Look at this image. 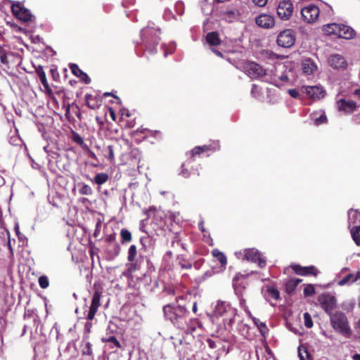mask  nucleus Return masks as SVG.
Listing matches in <instances>:
<instances>
[{
  "mask_svg": "<svg viewBox=\"0 0 360 360\" xmlns=\"http://www.w3.org/2000/svg\"><path fill=\"white\" fill-rule=\"evenodd\" d=\"M292 71L285 64L278 63L271 68L267 69V74L265 75L264 82L271 83L278 87L290 82L292 77Z\"/></svg>",
  "mask_w": 360,
  "mask_h": 360,
  "instance_id": "1",
  "label": "nucleus"
},
{
  "mask_svg": "<svg viewBox=\"0 0 360 360\" xmlns=\"http://www.w3.org/2000/svg\"><path fill=\"white\" fill-rule=\"evenodd\" d=\"M237 312L238 311L236 308L224 301H218L214 311V316L221 317L226 328L229 330L232 328Z\"/></svg>",
  "mask_w": 360,
  "mask_h": 360,
  "instance_id": "2",
  "label": "nucleus"
},
{
  "mask_svg": "<svg viewBox=\"0 0 360 360\" xmlns=\"http://www.w3.org/2000/svg\"><path fill=\"white\" fill-rule=\"evenodd\" d=\"M159 33V30L149 26L141 31V40L146 47V50L150 54L156 53V46L160 41Z\"/></svg>",
  "mask_w": 360,
  "mask_h": 360,
  "instance_id": "3",
  "label": "nucleus"
},
{
  "mask_svg": "<svg viewBox=\"0 0 360 360\" xmlns=\"http://www.w3.org/2000/svg\"><path fill=\"white\" fill-rule=\"evenodd\" d=\"M330 321L333 329L348 338L351 335V329L345 314L342 312H335L330 315Z\"/></svg>",
  "mask_w": 360,
  "mask_h": 360,
  "instance_id": "4",
  "label": "nucleus"
},
{
  "mask_svg": "<svg viewBox=\"0 0 360 360\" xmlns=\"http://www.w3.org/2000/svg\"><path fill=\"white\" fill-rule=\"evenodd\" d=\"M348 223L353 240L360 246V212L350 209L348 211Z\"/></svg>",
  "mask_w": 360,
  "mask_h": 360,
  "instance_id": "5",
  "label": "nucleus"
},
{
  "mask_svg": "<svg viewBox=\"0 0 360 360\" xmlns=\"http://www.w3.org/2000/svg\"><path fill=\"white\" fill-rule=\"evenodd\" d=\"M101 294L98 290H96L93 295L89 311L86 316L88 321L86 323L84 326L85 335H87L91 332L92 323L90 321L94 319L95 314L101 305Z\"/></svg>",
  "mask_w": 360,
  "mask_h": 360,
  "instance_id": "6",
  "label": "nucleus"
},
{
  "mask_svg": "<svg viewBox=\"0 0 360 360\" xmlns=\"http://www.w3.org/2000/svg\"><path fill=\"white\" fill-rule=\"evenodd\" d=\"M300 91L302 94L313 101L322 99L326 95V90L320 84L314 86H302L300 87Z\"/></svg>",
  "mask_w": 360,
  "mask_h": 360,
  "instance_id": "7",
  "label": "nucleus"
},
{
  "mask_svg": "<svg viewBox=\"0 0 360 360\" xmlns=\"http://www.w3.org/2000/svg\"><path fill=\"white\" fill-rule=\"evenodd\" d=\"M163 311L165 317L173 323L177 319L183 317L186 313V309L184 307L176 304L165 306Z\"/></svg>",
  "mask_w": 360,
  "mask_h": 360,
  "instance_id": "8",
  "label": "nucleus"
},
{
  "mask_svg": "<svg viewBox=\"0 0 360 360\" xmlns=\"http://www.w3.org/2000/svg\"><path fill=\"white\" fill-rule=\"evenodd\" d=\"M303 20L307 23H314L320 15V8L314 4H309L301 10Z\"/></svg>",
  "mask_w": 360,
  "mask_h": 360,
  "instance_id": "9",
  "label": "nucleus"
},
{
  "mask_svg": "<svg viewBox=\"0 0 360 360\" xmlns=\"http://www.w3.org/2000/svg\"><path fill=\"white\" fill-rule=\"evenodd\" d=\"M295 39V32L291 29H286L278 34L277 44L279 46L290 48L294 45Z\"/></svg>",
  "mask_w": 360,
  "mask_h": 360,
  "instance_id": "10",
  "label": "nucleus"
},
{
  "mask_svg": "<svg viewBox=\"0 0 360 360\" xmlns=\"http://www.w3.org/2000/svg\"><path fill=\"white\" fill-rule=\"evenodd\" d=\"M11 10L13 15L24 22H32L34 19V16L30 11L19 2L13 4Z\"/></svg>",
  "mask_w": 360,
  "mask_h": 360,
  "instance_id": "11",
  "label": "nucleus"
},
{
  "mask_svg": "<svg viewBox=\"0 0 360 360\" xmlns=\"http://www.w3.org/2000/svg\"><path fill=\"white\" fill-rule=\"evenodd\" d=\"M245 260L255 263L260 268L266 266V261L262 253L255 248L245 249Z\"/></svg>",
  "mask_w": 360,
  "mask_h": 360,
  "instance_id": "12",
  "label": "nucleus"
},
{
  "mask_svg": "<svg viewBox=\"0 0 360 360\" xmlns=\"http://www.w3.org/2000/svg\"><path fill=\"white\" fill-rule=\"evenodd\" d=\"M293 13V5L290 0H278L277 14L283 20H288Z\"/></svg>",
  "mask_w": 360,
  "mask_h": 360,
  "instance_id": "13",
  "label": "nucleus"
},
{
  "mask_svg": "<svg viewBox=\"0 0 360 360\" xmlns=\"http://www.w3.org/2000/svg\"><path fill=\"white\" fill-rule=\"evenodd\" d=\"M246 72L249 77L253 79H260L264 81L267 70L264 69L260 65L256 63H249L246 66Z\"/></svg>",
  "mask_w": 360,
  "mask_h": 360,
  "instance_id": "14",
  "label": "nucleus"
},
{
  "mask_svg": "<svg viewBox=\"0 0 360 360\" xmlns=\"http://www.w3.org/2000/svg\"><path fill=\"white\" fill-rule=\"evenodd\" d=\"M337 108L339 111L350 114L359 108V105L356 101L341 98L337 101Z\"/></svg>",
  "mask_w": 360,
  "mask_h": 360,
  "instance_id": "15",
  "label": "nucleus"
},
{
  "mask_svg": "<svg viewBox=\"0 0 360 360\" xmlns=\"http://www.w3.org/2000/svg\"><path fill=\"white\" fill-rule=\"evenodd\" d=\"M220 148V146L218 141H214L209 145H204L202 146H196L193 150H191L189 153H187V155H189L190 158H193L197 155H200L202 153H207L209 151H216L219 150Z\"/></svg>",
  "mask_w": 360,
  "mask_h": 360,
  "instance_id": "16",
  "label": "nucleus"
},
{
  "mask_svg": "<svg viewBox=\"0 0 360 360\" xmlns=\"http://www.w3.org/2000/svg\"><path fill=\"white\" fill-rule=\"evenodd\" d=\"M319 302L322 308L329 314H333L332 311L336 307V300L335 297L330 295H324L320 297Z\"/></svg>",
  "mask_w": 360,
  "mask_h": 360,
  "instance_id": "17",
  "label": "nucleus"
},
{
  "mask_svg": "<svg viewBox=\"0 0 360 360\" xmlns=\"http://www.w3.org/2000/svg\"><path fill=\"white\" fill-rule=\"evenodd\" d=\"M256 24L264 29H269L274 26L275 19L273 15L262 13L255 18Z\"/></svg>",
  "mask_w": 360,
  "mask_h": 360,
  "instance_id": "18",
  "label": "nucleus"
},
{
  "mask_svg": "<svg viewBox=\"0 0 360 360\" xmlns=\"http://www.w3.org/2000/svg\"><path fill=\"white\" fill-rule=\"evenodd\" d=\"M301 69L303 75H311L317 72L318 66L311 58H304L301 62Z\"/></svg>",
  "mask_w": 360,
  "mask_h": 360,
  "instance_id": "19",
  "label": "nucleus"
},
{
  "mask_svg": "<svg viewBox=\"0 0 360 360\" xmlns=\"http://www.w3.org/2000/svg\"><path fill=\"white\" fill-rule=\"evenodd\" d=\"M292 270L298 275L300 276H316L319 273L317 269L314 266H302L299 264L292 265Z\"/></svg>",
  "mask_w": 360,
  "mask_h": 360,
  "instance_id": "20",
  "label": "nucleus"
},
{
  "mask_svg": "<svg viewBox=\"0 0 360 360\" xmlns=\"http://www.w3.org/2000/svg\"><path fill=\"white\" fill-rule=\"evenodd\" d=\"M328 63L331 67L335 69L343 68L347 64L344 57L339 54L330 56L328 59Z\"/></svg>",
  "mask_w": 360,
  "mask_h": 360,
  "instance_id": "21",
  "label": "nucleus"
},
{
  "mask_svg": "<svg viewBox=\"0 0 360 360\" xmlns=\"http://www.w3.org/2000/svg\"><path fill=\"white\" fill-rule=\"evenodd\" d=\"M310 117L316 125L324 124L327 121V117L325 114V112L321 110L311 112L310 115Z\"/></svg>",
  "mask_w": 360,
  "mask_h": 360,
  "instance_id": "22",
  "label": "nucleus"
},
{
  "mask_svg": "<svg viewBox=\"0 0 360 360\" xmlns=\"http://www.w3.org/2000/svg\"><path fill=\"white\" fill-rule=\"evenodd\" d=\"M340 30L339 31L338 37L346 39H352L355 36V32L354 30L347 26L342 24H340Z\"/></svg>",
  "mask_w": 360,
  "mask_h": 360,
  "instance_id": "23",
  "label": "nucleus"
},
{
  "mask_svg": "<svg viewBox=\"0 0 360 360\" xmlns=\"http://www.w3.org/2000/svg\"><path fill=\"white\" fill-rule=\"evenodd\" d=\"M70 68L72 72L77 77H79L82 81H83L85 84H89L91 82L89 76L84 72L82 70H80L77 65L76 64H70Z\"/></svg>",
  "mask_w": 360,
  "mask_h": 360,
  "instance_id": "24",
  "label": "nucleus"
},
{
  "mask_svg": "<svg viewBox=\"0 0 360 360\" xmlns=\"http://www.w3.org/2000/svg\"><path fill=\"white\" fill-rule=\"evenodd\" d=\"M262 292L264 293V296L267 300L269 297H271L275 300H277L279 298L278 290L272 285L265 286L263 288Z\"/></svg>",
  "mask_w": 360,
  "mask_h": 360,
  "instance_id": "25",
  "label": "nucleus"
},
{
  "mask_svg": "<svg viewBox=\"0 0 360 360\" xmlns=\"http://www.w3.org/2000/svg\"><path fill=\"white\" fill-rule=\"evenodd\" d=\"M212 255L220 263L221 271H224L227 264L226 255L218 249H214L212 251Z\"/></svg>",
  "mask_w": 360,
  "mask_h": 360,
  "instance_id": "26",
  "label": "nucleus"
},
{
  "mask_svg": "<svg viewBox=\"0 0 360 360\" xmlns=\"http://www.w3.org/2000/svg\"><path fill=\"white\" fill-rule=\"evenodd\" d=\"M340 24L338 23H329L323 25V30L327 34L331 35L334 34L338 36L339 31L340 30Z\"/></svg>",
  "mask_w": 360,
  "mask_h": 360,
  "instance_id": "27",
  "label": "nucleus"
},
{
  "mask_svg": "<svg viewBox=\"0 0 360 360\" xmlns=\"http://www.w3.org/2000/svg\"><path fill=\"white\" fill-rule=\"evenodd\" d=\"M206 41L208 44H210L212 46H217L220 44L221 40L219 37V34L216 32H209L206 35Z\"/></svg>",
  "mask_w": 360,
  "mask_h": 360,
  "instance_id": "28",
  "label": "nucleus"
},
{
  "mask_svg": "<svg viewBox=\"0 0 360 360\" xmlns=\"http://www.w3.org/2000/svg\"><path fill=\"white\" fill-rule=\"evenodd\" d=\"M239 16V13L236 10H229L226 11H224L222 13V18L224 20L229 22H233L234 20H237Z\"/></svg>",
  "mask_w": 360,
  "mask_h": 360,
  "instance_id": "29",
  "label": "nucleus"
},
{
  "mask_svg": "<svg viewBox=\"0 0 360 360\" xmlns=\"http://www.w3.org/2000/svg\"><path fill=\"white\" fill-rule=\"evenodd\" d=\"M11 53L3 46L0 45V62L1 64L8 66L9 64V58Z\"/></svg>",
  "mask_w": 360,
  "mask_h": 360,
  "instance_id": "30",
  "label": "nucleus"
},
{
  "mask_svg": "<svg viewBox=\"0 0 360 360\" xmlns=\"http://www.w3.org/2000/svg\"><path fill=\"white\" fill-rule=\"evenodd\" d=\"M37 74L39 77V79L42 84L43 86L46 89L49 90V86L46 79V73L43 70V68L41 66H39L38 68L36 70Z\"/></svg>",
  "mask_w": 360,
  "mask_h": 360,
  "instance_id": "31",
  "label": "nucleus"
},
{
  "mask_svg": "<svg viewBox=\"0 0 360 360\" xmlns=\"http://www.w3.org/2000/svg\"><path fill=\"white\" fill-rule=\"evenodd\" d=\"M354 282H356L354 274H349L346 275L344 278H342L341 280L338 281V285L339 286H343L345 285H350Z\"/></svg>",
  "mask_w": 360,
  "mask_h": 360,
  "instance_id": "32",
  "label": "nucleus"
},
{
  "mask_svg": "<svg viewBox=\"0 0 360 360\" xmlns=\"http://www.w3.org/2000/svg\"><path fill=\"white\" fill-rule=\"evenodd\" d=\"M238 275H236L233 278V285L234 287L235 293H236V295H237V297L239 299L240 306L243 309H245V307H247L246 304H245V299H243V297L242 296V292H240V290L236 287V280L238 279Z\"/></svg>",
  "mask_w": 360,
  "mask_h": 360,
  "instance_id": "33",
  "label": "nucleus"
},
{
  "mask_svg": "<svg viewBox=\"0 0 360 360\" xmlns=\"http://www.w3.org/2000/svg\"><path fill=\"white\" fill-rule=\"evenodd\" d=\"M254 323L257 326L262 335L268 332V328L265 323L260 321L258 319L252 317Z\"/></svg>",
  "mask_w": 360,
  "mask_h": 360,
  "instance_id": "34",
  "label": "nucleus"
},
{
  "mask_svg": "<svg viewBox=\"0 0 360 360\" xmlns=\"http://www.w3.org/2000/svg\"><path fill=\"white\" fill-rule=\"evenodd\" d=\"M108 179V175L105 173L97 174L94 177V182L98 185L105 184Z\"/></svg>",
  "mask_w": 360,
  "mask_h": 360,
  "instance_id": "35",
  "label": "nucleus"
},
{
  "mask_svg": "<svg viewBox=\"0 0 360 360\" xmlns=\"http://www.w3.org/2000/svg\"><path fill=\"white\" fill-rule=\"evenodd\" d=\"M177 260H178V264L182 269H189L192 267V264L190 262L186 260V259L184 257H183L182 256H179L177 257Z\"/></svg>",
  "mask_w": 360,
  "mask_h": 360,
  "instance_id": "36",
  "label": "nucleus"
},
{
  "mask_svg": "<svg viewBox=\"0 0 360 360\" xmlns=\"http://www.w3.org/2000/svg\"><path fill=\"white\" fill-rule=\"evenodd\" d=\"M79 192L82 195H90L93 193L92 188L87 184H82Z\"/></svg>",
  "mask_w": 360,
  "mask_h": 360,
  "instance_id": "37",
  "label": "nucleus"
},
{
  "mask_svg": "<svg viewBox=\"0 0 360 360\" xmlns=\"http://www.w3.org/2000/svg\"><path fill=\"white\" fill-rule=\"evenodd\" d=\"M83 348L82 349V353L83 355H91L92 354V349H91V345L89 342H83Z\"/></svg>",
  "mask_w": 360,
  "mask_h": 360,
  "instance_id": "38",
  "label": "nucleus"
},
{
  "mask_svg": "<svg viewBox=\"0 0 360 360\" xmlns=\"http://www.w3.org/2000/svg\"><path fill=\"white\" fill-rule=\"evenodd\" d=\"M251 94L257 99H260L262 94L261 89L256 84L252 85Z\"/></svg>",
  "mask_w": 360,
  "mask_h": 360,
  "instance_id": "39",
  "label": "nucleus"
},
{
  "mask_svg": "<svg viewBox=\"0 0 360 360\" xmlns=\"http://www.w3.org/2000/svg\"><path fill=\"white\" fill-rule=\"evenodd\" d=\"M136 247L134 245H131L129 248V255H128V260L129 262H133L136 255Z\"/></svg>",
  "mask_w": 360,
  "mask_h": 360,
  "instance_id": "40",
  "label": "nucleus"
},
{
  "mask_svg": "<svg viewBox=\"0 0 360 360\" xmlns=\"http://www.w3.org/2000/svg\"><path fill=\"white\" fill-rule=\"evenodd\" d=\"M122 239L124 242H129L131 240V234L127 229H122L120 232Z\"/></svg>",
  "mask_w": 360,
  "mask_h": 360,
  "instance_id": "41",
  "label": "nucleus"
},
{
  "mask_svg": "<svg viewBox=\"0 0 360 360\" xmlns=\"http://www.w3.org/2000/svg\"><path fill=\"white\" fill-rule=\"evenodd\" d=\"M165 49V56L166 57L169 54H172L174 50L176 49V44L174 42H171L167 46L164 45Z\"/></svg>",
  "mask_w": 360,
  "mask_h": 360,
  "instance_id": "42",
  "label": "nucleus"
},
{
  "mask_svg": "<svg viewBox=\"0 0 360 360\" xmlns=\"http://www.w3.org/2000/svg\"><path fill=\"white\" fill-rule=\"evenodd\" d=\"M315 293V288L313 285L309 284L304 289V295L306 297H309Z\"/></svg>",
  "mask_w": 360,
  "mask_h": 360,
  "instance_id": "43",
  "label": "nucleus"
},
{
  "mask_svg": "<svg viewBox=\"0 0 360 360\" xmlns=\"http://www.w3.org/2000/svg\"><path fill=\"white\" fill-rule=\"evenodd\" d=\"M304 325L307 328H311L313 326V321L311 316L308 312L304 314Z\"/></svg>",
  "mask_w": 360,
  "mask_h": 360,
  "instance_id": "44",
  "label": "nucleus"
},
{
  "mask_svg": "<svg viewBox=\"0 0 360 360\" xmlns=\"http://www.w3.org/2000/svg\"><path fill=\"white\" fill-rule=\"evenodd\" d=\"M49 284V279L46 276H41L39 278V285L41 288H46Z\"/></svg>",
  "mask_w": 360,
  "mask_h": 360,
  "instance_id": "45",
  "label": "nucleus"
},
{
  "mask_svg": "<svg viewBox=\"0 0 360 360\" xmlns=\"http://www.w3.org/2000/svg\"><path fill=\"white\" fill-rule=\"evenodd\" d=\"M108 150V159L109 160L110 163L115 162V155H114V150L113 147L112 146H108L107 148Z\"/></svg>",
  "mask_w": 360,
  "mask_h": 360,
  "instance_id": "46",
  "label": "nucleus"
},
{
  "mask_svg": "<svg viewBox=\"0 0 360 360\" xmlns=\"http://www.w3.org/2000/svg\"><path fill=\"white\" fill-rule=\"evenodd\" d=\"M175 11L179 15H183L184 12V5L182 1H177L176 3Z\"/></svg>",
  "mask_w": 360,
  "mask_h": 360,
  "instance_id": "47",
  "label": "nucleus"
},
{
  "mask_svg": "<svg viewBox=\"0 0 360 360\" xmlns=\"http://www.w3.org/2000/svg\"><path fill=\"white\" fill-rule=\"evenodd\" d=\"M288 92L289 95L294 98H300V95L302 94L300 91V90H297L295 89H288Z\"/></svg>",
  "mask_w": 360,
  "mask_h": 360,
  "instance_id": "48",
  "label": "nucleus"
},
{
  "mask_svg": "<svg viewBox=\"0 0 360 360\" xmlns=\"http://www.w3.org/2000/svg\"><path fill=\"white\" fill-rule=\"evenodd\" d=\"M163 18L166 20H169L172 18H175L174 15H173L172 11L169 8H165L163 14Z\"/></svg>",
  "mask_w": 360,
  "mask_h": 360,
  "instance_id": "49",
  "label": "nucleus"
},
{
  "mask_svg": "<svg viewBox=\"0 0 360 360\" xmlns=\"http://www.w3.org/2000/svg\"><path fill=\"white\" fill-rule=\"evenodd\" d=\"M190 163V162H186V163H184L181 166V174L184 176V177H188L190 174L188 172V169L186 168V167L187 166V165Z\"/></svg>",
  "mask_w": 360,
  "mask_h": 360,
  "instance_id": "50",
  "label": "nucleus"
},
{
  "mask_svg": "<svg viewBox=\"0 0 360 360\" xmlns=\"http://www.w3.org/2000/svg\"><path fill=\"white\" fill-rule=\"evenodd\" d=\"M252 1L255 5L262 7L266 4L268 0H252Z\"/></svg>",
  "mask_w": 360,
  "mask_h": 360,
  "instance_id": "51",
  "label": "nucleus"
},
{
  "mask_svg": "<svg viewBox=\"0 0 360 360\" xmlns=\"http://www.w3.org/2000/svg\"><path fill=\"white\" fill-rule=\"evenodd\" d=\"M73 140L75 143L79 145H82L84 143L82 138L79 134H75Z\"/></svg>",
  "mask_w": 360,
  "mask_h": 360,
  "instance_id": "52",
  "label": "nucleus"
},
{
  "mask_svg": "<svg viewBox=\"0 0 360 360\" xmlns=\"http://www.w3.org/2000/svg\"><path fill=\"white\" fill-rule=\"evenodd\" d=\"M244 255H245V250L243 251H238V252H235L236 257L239 259L245 260V257Z\"/></svg>",
  "mask_w": 360,
  "mask_h": 360,
  "instance_id": "53",
  "label": "nucleus"
},
{
  "mask_svg": "<svg viewBox=\"0 0 360 360\" xmlns=\"http://www.w3.org/2000/svg\"><path fill=\"white\" fill-rule=\"evenodd\" d=\"M204 240L205 243H207L209 245H213V240L210 235L206 236V234H204Z\"/></svg>",
  "mask_w": 360,
  "mask_h": 360,
  "instance_id": "54",
  "label": "nucleus"
},
{
  "mask_svg": "<svg viewBox=\"0 0 360 360\" xmlns=\"http://www.w3.org/2000/svg\"><path fill=\"white\" fill-rule=\"evenodd\" d=\"M198 227H199V229L203 232V233H205L206 231H205V226H204V221L202 220H201L199 224H198Z\"/></svg>",
  "mask_w": 360,
  "mask_h": 360,
  "instance_id": "55",
  "label": "nucleus"
},
{
  "mask_svg": "<svg viewBox=\"0 0 360 360\" xmlns=\"http://www.w3.org/2000/svg\"><path fill=\"white\" fill-rule=\"evenodd\" d=\"M213 275L212 271H207L203 275V279L211 277Z\"/></svg>",
  "mask_w": 360,
  "mask_h": 360,
  "instance_id": "56",
  "label": "nucleus"
},
{
  "mask_svg": "<svg viewBox=\"0 0 360 360\" xmlns=\"http://www.w3.org/2000/svg\"><path fill=\"white\" fill-rule=\"evenodd\" d=\"M245 311L246 312V314H248V316L252 320V317H254L251 312L250 311L248 307H245Z\"/></svg>",
  "mask_w": 360,
  "mask_h": 360,
  "instance_id": "57",
  "label": "nucleus"
},
{
  "mask_svg": "<svg viewBox=\"0 0 360 360\" xmlns=\"http://www.w3.org/2000/svg\"><path fill=\"white\" fill-rule=\"evenodd\" d=\"M172 256V251H168L166 252L165 257H164V259L166 260L167 258H171Z\"/></svg>",
  "mask_w": 360,
  "mask_h": 360,
  "instance_id": "58",
  "label": "nucleus"
},
{
  "mask_svg": "<svg viewBox=\"0 0 360 360\" xmlns=\"http://www.w3.org/2000/svg\"><path fill=\"white\" fill-rule=\"evenodd\" d=\"M212 51H213V52H214L217 56H219V57H222V56H222V53H221L220 51H219L218 50L215 49L214 48H212Z\"/></svg>",
  "mask_w": 360,
  "mask_h": 360,
  "instance_id": "59",
  "label": "nucleus"
},
{
  "mask_svg": "<svg viewBox=\"0 0 360 360\" xmlns=\"http://www.w3.org/2000/svg\"><path fill=\"white\" fill-rule=\"evenodd\" d=\"M354 95L360 99V89H357L354 91Z\"/></svg>",
  "mask_w": 360,
  "mask_h": 360,
  "instance_id": "60",
  "label": "nucleus"
},
{
  "mask_svg": "<svg viewBox=\"0 0 360 360\" xmlns=\"http://www.w3.org/2000/svg\"><path fill=\"white\" fill-rule=\"evenodd\" d=\"M110 341L115 342L117 346H120L119 342L116 340L115 338L112 337L109 339Z\"/></svg>",
  "mask_w": 360,
  "mask_h": 360,
  "instance_id": "61",
  "label": "nucleus"
},
{
  "mask_svg": "<svg viewBox=\"0 0 360 360\" xmlns=\"http://www.w3.org/2000/svg\"><path fill=\"white\" fill-rule=\"evenodd\" d=\"M353 360H360V354H355L352 356Z\"/></svg>",
  "mask_w": 360,
  "mask_h": 360,
  "instance_id": "62",
  "label": "nucleus"
},
{
  "mask_svg": "<svg viewBox=\"0 0 360 360\" xmlns=\"http://www.w3.org/2000/svg\"><path fill=\"white\" fill-rule=\"evenodd\" d=\"M354 275H355V277H356V281H360V271H359L358 272L354 274Z\"/></svg>",
  "mask_w": 360,
  "mask_h": 360,
  "instance_id": "63",
  "label": "nucleus"
},
{
  "mask_svg": "<svg viewBox=\"0 0 360 360\" xmlns=\"http://www.w3.org/2000/svg\"><path fill=\"white\" fill-rule=\"evenodd\" d=\"M197 309H198V308H197V303H196V302H194V303H193V305L192 310H193V311L194 313H196Z\"/></svg>",
  "mask_w": 360,
  "mask_h": 360,
  "instance_id": "64",
  "label": "nucleus"
}]
</instances>
